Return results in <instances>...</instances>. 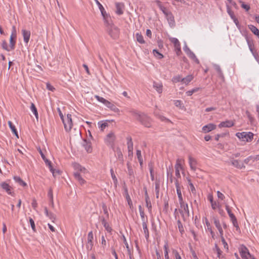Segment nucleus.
I'll return each mask as SVG.
<instances>
[{
	"label": "nucleus",
	"instance_id": "cd10ccee",
	"mask_svg": "<svg viewBox=\"0 0 259 259\" xmlns=\"http://www.w3.org/2000/svg\"><path fill=\"white\" fill-rule=\"evenodd\" d=\"M248 27L250 29V30L251 31V32L256 35L258 38H259V30L254 26L252 25H248Z\"/></svg>",
	"mask_w": 259,
	"mask_h": 259
},
{
	"label": "nucleus",
	"instance_id": "bb28decb",
	"mask_svg": "<svg viewBox=\"0 0 259 259\" xmlns=\"http://www.w3.org/2000/svg\"><path fill=\"white\" fill-rule=\"evenodd\" d=\"M228 13L229 14V15H230L231 18L233 19L234 22L235 23L236 26H239V21H238V19L236 18V17L234 15L233 12H232L231 11L229 10L228 8Z\"/></svg>",
	"mask_w": 259,
	"mask_h": 259
},
{
	"label": "nucleus",
	"instance_id": "603ef678",
	"mask_svg": "<svg viewBox=\"0 0 259 259\" xmlns=\"http://www.w3.org/2000/svg\"><path fill=\"white\" fill-rule=\"evenodd\" d=\"M182 78L181 77V76L180 75H178V76L174 77L172 79V81L174 83H177V82H180V81L182 82Z\"/></svg>",
	"mask_w": 259,
	"mask_h": 259
},
{
	"label": "nucleus",
	"instance_id": "774afa93",
	"mask_svg": "<svg viewBox=\"0 0 259 259\" xmlns=\"http://www.w3.org/2000/svg\"><path fill=\"white\" fill-rule=\"evenodd\" d=\"M175 105L176 106L181 108L182 106V104L181 101L176 100L175 101Z\"/></svg>",
	"mask_w": 259,
	"mask_h": 259
},
{
	"label": "nucleus",
	"instance_id": "79ce46f5",
	"mask_svg": "<svg viewBox=\"0 0 259 259\" xmlns=\"http://www.w3.org/2000/svg\"><path fill=\"white\" fill-rule=\"evenodd\" d=\"M175 169H182L183 166L181 164V159H178L176 161V164L175 165Z\"/></svg>",
	"mask_w": 259,
	"mask_h": 259
},
{
	"label": "nucleus",
	"instance_id": "de8ad7c7",
	"mask_svg": "<svg viewBox=\"0 0 259 259\" xmlns=\"http://www.w3.org/2000/svg\"><path fill=\"white\" fill-rule=\"evenodd\" d=\"M213 250L214 251H216L217 253V255H218V257H219V258H221V253H222V251L220 250V249L219 248V247L218 246L217 244H215V247L213 249Z\"/></svg>",
	"mask_w": 259,
	"mask_h": 259
},
{
	"label": "nucleus",
	"instance_id": "0e129e2a",
	"mask_svg": "<svg viewBox=\"0 0 259 259\" xmlns=\"http://www.w3.org/2000/svg\"><path fill=\"white\" fill-rule=\"evenodd\" d=\"M47 89L49 90V91H54V90H55V89L54 88L53 86H52L50 83L48 82L47 83Z\"/></svg>",
	"mask_w": 259,
	"mask_h": 259
},
{
	"label": "nucleus",
	"instance_id": "c03bdc74",
	"mask_svg": "<svg viewBox=\"0 0 259 259\" xmlns=\"http://www.w3.org/2000/svg\"><path fill=\"white\" fill-rule=\"evenodd\" d=\"M253 162L252 156H250L244 160L243 163L246 164L250 165Z\"/></svg>",
	"mask_w": 259,
	"mask_h": 259
},
{
	"label": "nucleus",
	"instance_id": "680f3d73",
	"mask_svg": "<svg viewBox=\"0 0 259 259\" xmlns=\"http://www.w3.org/2000/svg\"><path fill=\"white\" fill-rule=\"evenodd\" d=\"M189 187L191 192L194 194H196V189L193 184L192 183H189Z\"/></svg>",
	"mask_w": 259,
	"mask_h": 259
},
{
	"label": "nucleus",
	"instance_id": "a19ab883",
	"mask_svg": "<svg viewBox=\"0 0 259 259\" xmlns=\"http://www.w3.org/2000/svg\"><path fill=\"white\" fill-rule=\"evenodd\" d=\"M164 257L165 259H169V257L168 256V246L167 243H166L165 245H164Z\"/></svg>",
	"mask_w": 259,
	"mask_h": 259
},
{
	"label": "nucleus",
	"instance_id": "864d4df0",
	"mask_svg": "<svg viewBox=\"0 0 259 259\" xmlns=\"http://www.w3.org/2000/svg\"><path fill=\"white\" fill-rule=\"evenodd\" d=\"M175 51H176V54L178 56H180L182 53L181 49V45L180 44V45H178V46H175Z\"/></svg>",
	"mask_w": 259,
	"mask_h": 259
},
{
	"label": "nucleus",
	"instance_id": "4c0bfd02",
	"mask_svg": "<svg viewBox=\"0 0 259 259\" xmlns=\"http://www.w3.org/2000/svg\"><path fill=\"white\" fill-rule=\"evenodd\" d=\"M14 179L20 185L25 187L26 186V183L24 182L19 177H14Z\"/></svg>",
	"mask_w": 259,
	"mask_h": 259
},
{
	"label": "nucleus",
	"instance_id": "338daca9",
	"mask_svg": "<svg viewBox=\"0 0 259 259\" xmlns=\"http://www.w3.org/2000/svg\"><path fill=\"white\" fill-rule=\"evenodd\" d=\"M241 7L244 9L246 11H248L250 9V6L248 5L245 4L244 3H242Z\"/></svg>",
	"mask_w": 259,
	"mask_h": 259
},
{
	"label": "nucleus",
	"instance_id": "37998d69",
	"mask_svg": "<svg viewBox=\"0 0 259 259\" xmlns=\"http://www.w3.org/2000/svg\"><path fill=\"white\" fill-rule=\"evenodd\" d=\"M153 53L154 56L158 59H162L163 57V55L160 53L157 50H153Z\"/></svg>",
	"mask_w": 259,
	"mask_h": 259
},
{
	"label": "nucleus",
	"instance_id": "c756f323",
	"mask_svg": "<svg viewBox=\"0 0 259 259\" xmlns=\"http://www.w3.org/2000/svg\"><path fill=\"white\" fill-rule=\"evenodd\" d=\"M125 195H126L125 197H126V200L127 201L128 204L130 208L132 209L133 208V205L132 200L130 197V195L128 194L127 188L125 189Z\"/></svg>",
	"mask_w": 259,
	"mask_h": 259
},
{
	"label": "nucleus",
	"instance_id": "f257e3e1",
	"mask_svg": "<svg viewBox=\"0 0 259 259\" xmlns=\"http://www.w3.org/2000/svg\"><path fill=\"white\" fill-rule=\"evenodd\" d=\"M72 166L75 172H74V176L76 180L79 183L80 185H83L85 183V181L82 178L81 176V174H86L88 171L87 169L84 167H82L79 164L77 163H73L72 164Z\"/></svg>",
	"mask_w": 259,
	"mask_h": 259
},
{
	"label": "nucleus",
	"instance_id": "e2e57ef3",
	"mask_svg": "<svg viewBox=\"0 0 259 259\" xmlns=\"http://www.w3.org/2000/svg\"><path fill=\"white\" fill-rule=\"evenodd\" d=\"M102 208L103 209L104 213L106 215L107 217H109V213L108 212L107 208L106 205L105 204H103L102 205Z\"/></svg>",
	"mask_w": 259,
	"mask_h": 259
},
{
	"label": "nucleus",
	"instance_id": "3c124183",
	"mask_svg": "<svg viewBox=\"0 0 259 259\" xmlns=\"http://www.w3.org/2000/svg\"><path fill=\"white\" fill-rule=\"evenodd\" d=\"M160 190V184L159 182H156L155 183V191L156 194V197L158 198L159 192Z\"/></svg>",
	"mask_w": 259,
	"mask_h": 259
},
{
	"label": "nucleus",
	"instance_id": "58836bf2",
	"mask_svg": "<svg viewBox=\"0 0 259 259\" xmlns=\"http://www.w3.org/2000/svg\"><path fill=\"white\" fill-rule=\"evenodd\" d=\"M46 164L49 166L50 171L52 172L53 176H55V169L53 168L52 163L50 161H49L48 159H46V160H44Z\"/></svg>",
	"mask_w": 259,
	"mask_h": 259
},
{
	"label": "nucleus",
	"instance_id": "7ed1b4c3",
	"mask_svg": "<svg viewBox=\"0 0 259 259\" xmlns=\"http://www.w3.org/2000/svg\"><path fill=\"white\" fill-rule=\"evenodd\" d=\"M16 37V30L15 26L13 27V32L10 36V45L8 46L7 42L6 40H3L2 44V46L3 49L7 51H11L13 50L15 48L16 41L15 38Z\"/></svg>",
	"mask_w": 259,
	"mask_h": 259
},
{
	"label": "nucleus",
	"instance_id": "4468645a",
	"mask_svg": "<svg viewBox=\"0 0 259 259\" xmlns=\"http://www.w3.org/2000/svg\"><path fill=\"white\" fill-rule=\"evenodd\" d=\"M217 128V125L213 123H209L203 126L202 131L204 133L211 132Z\"/></svg>",
	"mask_w": 259,
	"mask_h": 259
},
{
	"label": "nucleus",
	"instance_id": "2eb2a0df",
	"mask_svg": "<svg viewBox=\"0 0 259 259\" xmlns=\"http://www.w3.org/2000/svg\"><path fill=\"white\" fill-rule=\"evenodd\" d=\"M183 209L184 210L179 209V211L182 214L184 221H185L186 218L190 216V211L189 209L188 205H185V206Z\"/></svg>",
	"mask_w": 259,
	"mask_h": 259
},
{
	"label": "nucleus",
	"instance_id": "473e14b6",
	"mask_svg": "<svg viewBox=\"0 0 259 259\" xmlns=\"http://www.w3.org/2000/svg\"><path fill=\"white\" fill-rule=\"evenodd\" d=\"M193 79V75H189L187 76L186 77L182 78V82L183 83H185V84H188Z\"/></svg>",
	"mask_w": 259,
	"mask_h": 259
},
{
	"label": "nucleus",
	"instance_id": "393cba45",
	"mask_svg": "<svg viewBox=\"0 0 259 259\" xmlns=\"http://www.w3.org/2000/svg\"><path fill=\"white\" fill-rule=\"evenodd\" d=\"M127 149L128 152H131V150H133V143L132 141V137L128 136L126 138Z\"/></svg>",
	"mask_w": 259,
	"mask_h": 259
},
{
	"label": "nucleus",
	"instance_id": "69168bd1",
	"mask_svg": "<svg viewBox=\"0 0 259 259\" xmlns=\"http://www.w3.org/2000/svg\"><path fill=\"white\" fill-rule=\"evenodd\" d=\"M48 197H49L50 200H53V190L52 188L49 189L48 192Z\"/></svg>",
	"mask_w": 259,
	"mask_h": 259
},
{
	"label": "nucleus",
	"instance_id": "39448f33",
	"mask_svg": "<svg viewBox=\"0 0 259 259\" xmlns=\"http://www.w3.org/2000/svg\"><path fill=\"white\" fill-rule=\"evenodd\" d=\"M236 136L243 141L250 142L253 139V134L251 132L237 133Z\"/></svg>",
	"mask_w": 259,
	"mask_h": 259
},
{
	"label": "nucleus",
	"instance_id": "f03ea898",
	"mask_svg": "<svg viewBox=\"0 0 259 259\" xmlns=\"http://www.w3.org/2000/svg\"><path fill=\"white\" fill-rule=\"evenodd\" d=\"M104 24L109 35L114 39L117 38L119 35V30L113 25L111 19H110L108 22H104Z\"/></svg>",
	"mask_w": 259,
	"mask_h": 259
},
{
	"label": "nucleus",
	"instance_id": "5fc2aeb1",
	"mask_svg": "<svg viewBox=\"0 0 259 259\" xmlns=\"http://www.w3.org/2000/svg\"><path fill=\"white\" fill-rule=\"evenodd\" d=\"M156 116H157V118H159L162 121H167V122L170 121L168 119H167L166 117H165L163 115H161L160 114H157V115H156Z\"/></svg>",
	"mask_w": 259,
	"mask_h": 259
},
{
	"label": "nucleus",
	"instance_id": "0eeeda50",
	"mask_svg": "<svg viewBox=\"0 0 259 259\" xmlns=\"http://www.w3.org/2000/svg\"><path fill=\"white\" fill-rule=\"evenodd\" d=\"M62 120L63 122L64 128L66 131L69 132V131H70L72 126L71 115L68 114L67 115V117L65 119H63V120Z\"/></svg>",
	"mask_w": 259,
	"mask_h": 259
},
{
	"label": "nucleus",
	"instance_id": "c9c22d12",
	"mask_svg": "<svg viewBox=\"0 0 259 259\" xmlns=\"http://www.w3.org/2000/svg\"><path fill=\"white\" fill-rule=\"evenodd\" d=\"M136 38L137 41L140 44H144L145 40L144 39L143 35L141 33H137L136 34Z\"/></svg>",
	"mask_w": 259,
	"mask_h": 259
},
{
	"label": "nucleus",
	"instance_id": "052dcab7",
	"mask_svg": "<svg viewBox=\"0 0 259 259\" xmlns=\"http://www.w3.org/2000/svg\"><path fill=\"white\" fill-rule=\"evenodd\" d=\"M172 253L176 259H182L178 251H177L176 250H173Z\"/></svg>",
	"mask_w": 259,
	"mask_h": 259
},
{
	"label": "nucleus",
	"instance_id": "2f4dec72",
	"mask_svg": "<svg viewBox=\"0 0 259 259\" xmlns=\"http://www.w3.org/2000/svg\"><path fill=\"white\" fill-rule=\"evenodd\" d=\"M145 196H146L145 199H146V206L148 207L149 210L151 211V209H152V205H151L150 199L148 196L147 191H145Z\"/></svg>",
	"mask_w": 259,
	"mask_h": 259
},
{
	"label": "nucleus",
	"instance_id": "6e6552de",
	"mask_svg": "<svg viewBox=\"0 0 259 259\" xmlns=\"http://www.w3.org/2000/svg\"><path fill=\"white\" fill-rule=\"evenodd\" d=\"M115 139L116 136L114 133L112 132H111L106 136L105 139V142L108 145L113 147L114 145Z\"/></svg>",
	"mask_w": 259,
	"mask_h": 259
},
{
	"label": "nucleus",
	"instance_id": "412c9836",
	"mask_svg": "<svg viewBox=\"0 0 259 259\" xmlns=\"http://www.w3.org/2000/svg\"><path fill=\"white\" fill-rule=\"evenodd\" d=\"M129 112L137 120H139L143 113H140L137 110L131 109L129 110Z\"/></svg>",
	"mask_w": 259,
	"mask_h": 259
},
{
	"label": "nucleus",
	"instance_id": "f8f14e48",
	"mask_svg": "<svg viewBox=\"0 0 259 259\" xmlns=\"http://www.w3.org/2000/svg\"><path fill=\"white\" fill-rule=\"evenodd\" d=\"M169 25L170 27H174L176 25L174 16L170 11H169L165 15Z\"/></svg>",
	"mask_w": 259,
	"mask_h": 259
},
{
	"label": "nucleus",
	"instance_id": "f3484780",
	"mask_svg": "<svg viewBox=\"0 0 259 259\" xmlns=\"http://www.w3.org/2000/svg\"><path fill=\"white\" fill-rule=\"evenodd\" d=\"M185 51L187 53L188 56L193 60L197 64L199 63V61L198 59L197 58L196 56L194 54V53L192 52L189 48H188L187 47H186V49H184Z\"/></svg>",
	"mask_w": 259,
	"mask_h": 259
},
{
	"label": "nucleus",
	"instance_id": "dca6fc26",
	"mask_svg": "<svg viewBox=\"0 0 259 259\" xmlns=\"http://www.w3.org/2000/svg\"><path fill=\"white\" fill-rule=\"evenodd\" d=\"M116 13L118 15H121L123 13V9H124V5L122 3H116Z\"/></svg>",
	"mask_w": 259,
	"mask_h": 259
},
{
	"label": "nucleus",
	"instance_id": "4be33fe9",
	"mask_svg": "<svg viewBox=\"0 0 259 259\" xmlns=\"http://www.w3.org/2000/svg\"><path fill=\"white\" fill-rule=\"evenodd\" d=\"M175 185L177 189V193L178 196L179 200H181L182 199H183V197L181 191L180 186L177 179H176L175 181Z\"/></svg>",
	"mask_w": 259,
	"mask_h": 259
},
{
	"label": "nucleus",
	"instance_id": "e433bc0d",
	"mask_svg": "<svg viewBox=\"0 0 259 259\" xmlns=\"http://www.w3.org/2000/svg\"><path fill=\"white\" fill-rule=\"evenodd\" d=\"M30 109H31L32 112L34 114L36 118L37 119H38V114L37 110V109H36L35 105L33 103H32L31 104Z\"/></svg>",
	"mask_w": 259,
	"mask_h": 259
},
{
	"label": "nucleus",
	"instance_id": "a878e982",
	"mask_svg": "<svg viewBox=\"0 0 259 259\" xmlns=\"http://www.w3.org/2000/svg\"><path fill=\"white\" fill-rule=\"evenodd\" d=\"M162 87L163 86L161 83L154 82L153 88L157 91L158 93L160 94L162 92Z\"/></svg>",
	"mask_w": 259,
	"mask_h": 259
},
{
	"label": "nucleus",
	"instance_id": "9b49d317",
	"mask_svg": "<svg viewBox=\"0 0 259 259\" xmlns=\"http://www.w3.org/2000/svg\"><path fill=\"white\" fill-rule=\"evenodd\" d=\"M94 236L92 231L90 232L88 235V242L86 245L87 249L89 250H91L93 246Z\"/></svg>",
	"mask_w": 259,
	"mask_h": 259
},
{
	"label": "nucleus",
	"instance_id": "bf43d9fd",
	"mask_svg": "<svg viewBox=\"0 0 259 259\" xmlns=\"http://www.w3.org/2000/svg\"><path fill=\"white\" fill-rule=\"evenodd\" d=\"M48 217L49 218L50 220L52 221V222H54V221L56 220V215L52 212H50L49 214L47 215Z\"/></svg>",
	"mask_w": 259,
	"mask_h": 259
},
{
	"label": "nucleus",
	"instance_id": "a211bd4d",
	"mask_svg": "<svg viewBox=\"0 0 259 259\" xmlns=\"http://www.w3.org/2000/svg\"><path fill=\"white\" fill-rule=\"evenodd\" d=\"M188 158L189 164L191 169L193 171H195L196 169L197 160L190 155L189 156Z\"/></svg>",
	"mask_w": 259,
	"mask_h": 259
},
{
	"label": "nucleus",
	"instance_id": "ea45409f",
	"mask_svg": "<svg viewBox=\"0 0 259 259\" xmlns=\"http://www.w3.org/2000/svg\"><path fill=\"white\" fill-rule=\"evenodd\" d=\"M127 173L130 176H134V170L132 169V166L131 165L130 163L129 162L127 163Z\"/></svg>",
	"mask_w": 259,
	"mask_h": 259
},
{
	"label": "nucleus",
	"instance_id": "a18cd8bd",
	"mask_svg": "<svg viewBox=\"0 0 259 259\" xmlns=\"http://www.w3.org/2000/svg\"><path fill=\"white\" fill-rule=\"evenodd\" d=\"M200 90L199 88H195L190 91H188L186 92V94L188 96H191L194 93L198 92Z\"/></svg>",
	"mask_w": 259,
	"mask_h": 259
},
{
	"label": "nucleus",
	"instance_id": "aec40b11",
	"mask_svg": "<svg viewBox=\"0 0 259 259\" xmlns=\"http://www.w3.org/2000/svg\"><path fill=\"white\" fill-rule=\"evenodd\" d=\"M22 33L24 42L26 44H28L30 37V31L26 29H23Z\"/></svg>",
	"mask_w": 259,
	"mask_h": 259
},
{
	"label": "nucleus",
	"instance_id": "423d86ee",
	"mask_svg": "<svg viewBox=\"0 0 259 259\" xmlns=\"http://www.w3.org/2000/svg\"><path fill=\"white\" fill-rule=\"evenodd\" d=\"M95 1L101 11L102 16L103 18L104 22H108V20L110 19H111L110 15L106 13V12L105 9L104 8V7H103V6L98 0H95Z\"/></svg>",
	"mask_w": 259,
	"mask_h": 259
},
{
	"label": "nucleus",
	"instance_id": "5701e85b",
	"mask_svg": "<svg viewBox=\"0 0 259 259\" xmlns=\"http://www.w3.org/2000/svg\"><path fill=\"white\" fill-rule=\"evenodd\" d=\"M82 145L88 152L90 153L92 151L91 143L90 142L84 140Z\"/></svg>",
	"mask_w": 259,
	"mask_h": 259
},
{
	"label": "nucleus",
	"instance_id": "b1692460",
	"mask_svg": "<svg viewBox=\"0 0 259 259\" xmlns=\"http://www.w3.org/2000/svg\"><path fill=\"white\" fill-rule=\"evenodd\" d=\"M147 220H143V222H142V226L145 235V237L146 239H148L149 238V231L147 228Z\"/></svg>",
	"mask_w": 259,
	"mask_h": 259
},
{
	"label": "nucleus",
	"instance_id": "c85d7f7f",
	"mask_svg": "<svg viewBox=\"0 0 259 259\" xmlns=\"http://www.w3.org/2000/svg\"><path fill=\"white\" fill-rule=\"evenodd\" d=\"M156 3L159 8L163 12L164 15H165L169 11L165 7L161 5V3L160 1H158L156 2Z\"/></svg>",
	"mask_w": 259,
	"mask_h": 259
},
{
	"label": "nucleus",
	"instance_id": "f704fd0d",
	"mask_svg": "<svg viewBox=\"0 0 259 259\" xmlns=\"http://www.w3.org/2000/svg\"><path fill=\"white\" fill-rule=\"evenodd\" d=\"M8 124L9 125L10 128L12 130V132L15 134V135L18 138V134L17 131V130L15 128V126L13 125L12 122L11 121H8Z\"/></svg>",
	"mask_w": 259,
	"mask_h": 259
},
{
	"label": "nucleus",
	"instance_id": "20e7f679",
	"mask_svg": "<svg viewBox=\"0 0 259 259\" xmlns=\"http://www.w3.org/2000/svg\"><path fill=\"white\" fill-rule=\"evenodd\" d=\"M95 97L98 101L103 103L112 111L117 113H119V109L113 103L98 95H95Z\"/></svg>",
	"mask_w": 259,
	"mask_h": 259
},
{
	"label": "nucleus",
	"instance_id": "4d7b16f0",
	"mask_svg": "<svg viewBox=\"0 0 259 259\" xmlns=\"http://www.w3.org/2000/svg\"><path fill=\"white\" fill-rule=\"evenodd\" d=\"M247 253V254H248V255L250 256V255H251L248 250V249L246 247V246H242V247H241V251H240V253Z\"/></svg>",
	"mask_w": 259,
	"mask_h": 259
},
{
	"label": "nucleus",
	"instance_id": "72a5a7b5",
	"mask_svg": "<svg viewBox=\"0 0 259 259\" xmlns=\"http://www.w3.org/2000/svg\"><path fill=\"white\" fill-rule=\"evenodd\" d=\"M1 186L9 194H11V187L7 183L4 182L1 184Z\"/></svg>",
	"mask_w": 259,
	"mask_h": 259
},
{
	"label": "nucleus",
	"instance_id": "8fccbe9b",
	"mask_svg": "<svg viewBox=\"0 0 259 259\" xmlns=\"http://www.w3.org/2000/svg\"><path fill=\"white\" fill-rule=\"evenodd\" d=\"M177 223H178L179 230L180 232H181V233L183 234V232H184V229L183 225L180 220H179L178 221Z\"/></svg>",
	"mask_w": 259,
	"mask_h": 259
},
{
	"label": "nucleus",
	"instance_id": "09e8293b",
	"mask_svg": "<svg viewBox=\"0 0 259 259\" xmlns=\"http://www.w3.org/2000/svg\"><path fill=\"white\" fill-rule=\"evenodd\" d=\"M169 40L174 45L175 47L180 44L179 40L176 38L170 37L169 38Z\"/></svg>",
	"mask_w": 259,
	"mask_h": 259
},
{
	"label": "nucleus",
	"instance_id": "9d476101",
	"mask_svg": "<svg viewBox=\"0 0 259 259\" xmlns=\"http://www.w3.org/2000/svg\"><path fill=\"white\" fill-rule=\"evenodd\" d=\"M143 125L147 127H150L151 126L152 120L147 116L146 115L143 114L139 120Z\"/></svg>",
	"mask_w": 259,
	"mask_h": 259
},
{
	"label": "nucleus",
	"instance_id": "49530a36",
	"mask_svg": "<svg viewBox=\"0 0 259 259\" xmlns=\"http://www.w3.org/2000/svg\"><path fill=\"white\" fill-rule=\"evenodd\" d=\"M110 172H111V177L114 181V183L115 185L116 186L118 181H117V179L115 174H114V171L112 168H111L110 169Z\"/></svg>",
	"mask_w": 259,
	"mask_h": 259
},
{
	"label": "nucleus",
	"instance_id": "13d9d810",
	"mask_svg": "<svg viewBox=\"0 0 259 259\" xmlns=\"http://www.w3.org/2000/svg\"><path fill=\"white\" fill-rule=\"evenodd\" d=\"M116 153L118 158L123 160L122 153L121 152V150L119 148L117 149Z\"/></svg>",
	"mask_w": 259,
	"mask_h": 259
},
{
	"label": "nucleus",
	"instance_id": "ddd939ff",
	"mask_svg": "<svg viewBox=\"0 0 259 259\" xmlns=\"http://www.w3.org/2000/svg\"><path fill=\"white\" fill-rule=\"evenodd\" d=\"M214 223L215 225V227L217 228V229H218V230L220 233V235L221 236V239H222V241L224 245V247H225L226 245H227V243L226 242L224 237L223 236V229L221 227V224H220L219 221L218 220H215Z\"/></svg>",
	"mask_w": 259,
	"mask_h": 259
},
{
	"label": "nucleus",
	"instance_id": "6e6d98bb",
	"mask_svg": "<svg viewBox=\"0 0 259 259\" xmlns=\"http://www.w3.org/2000/svg\"><path fill=\"white\" fill-rule=\"evenodd\" d=\"M29 222L31 227L33 231L35 232V223L33 219L31 218H29Z\"/></svg>",
	"mask_w": 259,
	"mask_h": 259
},
{
	"label": "nucleus",
	"instance_id": "6ab92c4d",
	"mask_svg": "<svg viewBox=\"0 0 259 259\" xmlns=\"http://www.w3.org/2000/svg\"><path fill=\"white\" fill-rule=\"evenodd\" d=\"M231 162L234 167L237 168L241 169L245 167L244 163L240 161L233 159L231 160Z\"/></svg>",
	"mask_w": 259,
	"mask_h": 259
},
{
	"label": "nucleus",
	"instance_id": "1a4fd4ad",
	"mask_svg": "<svg viewBox=\"0 0 259 259\" xmlns=\"http://www.w3.org/2000/svg\"><path fill=\"white\" fill-rule=\"evenodd\" d=\"M228 214L230 218L233 226L236 228V231L240 232V229L238 225L237 219L234 214L232 212L231 210L228 207Z\"/></svg>",
	"mask_w": 259,
	"mask_h": 259
},
{
	"label": "nucleus",
	"instance_id": "7c9ffc66",
	"mask_svg": "<svg viewBox=\"0 0 259 259\" xmlns=\"http://www.w3.org/2000/svg\"><path fill=\"white\" fill-rule=\"evenodd\" d=\"M101 222H102V224L103 225L104 227H105V228L106 229V230L109 232H111V231L112 230V228L110 227L109 225L106 222V220L105 219V218H103L102 219H101Z\"/></svg>",
	"mask_w": 259,
	"mask_h": 259
}]
</instances>
